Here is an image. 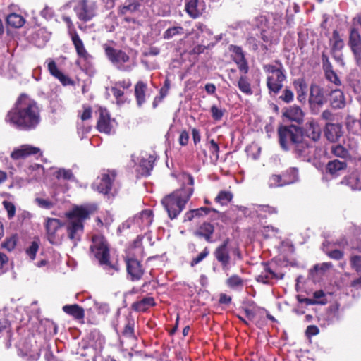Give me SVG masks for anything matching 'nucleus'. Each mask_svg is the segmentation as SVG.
<instances>
[{
	"label": "nucleus",
	"mask_w": 361,
	"mask_h": 361,
	"mask_svg": "<svg viewBox=\"0 0 361 361\" xmlns=\"http://www.w3.org/2000/svg\"><path fill=\"white\" fill-rule=\"evenodd\" d=\"M11 127L24 131L35 129L41 121L37 103L26 94H21L5 116Z\"/></svg>",
	"instance_id": "f257e3e1"
},
{
	"label": "nucleus",
	"mask_w": 361,
	"mask_h": 361,
	"mask_svg": "<svg viewBox=\"0 0 361 361\" xmlns=\"http://www.w3.org/2000/svg\"><path fill=\"white\" fill-rule=\"evenodd\" d=\"M90 249L91 256L98 261L106 274L113 276L118 272L119 266L117 262L111 260L109 244L103 235H94Z\"/></svg>",
	"instance_id": "f03ea898"
},
{
	"label": "nucleus",
	"mask_w": 361,
	"mask_h": 361,
	"mask_svg": "<svg viewBox=\"0 0 361 361\" xmlns=\"http://www.w3.org/2000/svg\"><path fill=\"white\" fill-rule=\"evenodd\" d=\"M193 193L192 187H184L164 197L161 204L171 219H176L185 209V204Z\"/></svg>",
	"instance_id": "7ed1b4c3"
},
{
	"label": "nucleus",
	"mask_w": 361,
	"mask_h": 361,
	"mask_svg": "<svg viewBox=\"0 0 361 361\" xmlns=\"http://www.w3.org/2000/svg\"><path fill=\"white\" fill-rule=\"evenodd\" d=\"M263 69L267 73V86L270 95H276L281 90L283 82L286 79V71L281 63L266 64Z\"/></svg>",
	"instance_id": "20e7f679"
},
{
	"label": "nucleus",
	"mask_w": 361,
	"mask_h": 361,
	"mask_svg": "<svg viewBox=\"0 0 361 361\" xmlns=\"http://www.w3.org/2000/svg\"><path fill=\"white\" fill-rule=\"evenodd\" d=\"M67 231L68 238L74 245L80 240L83 233V221L88 218L89 212L84 207H76L68 215Z\"/></svg>",
	"instance_id": "39448f33"
},
{
	"label": "nucleus",
	"mask_w": 361,
	"mask_h": 361,
	"mask_svg": "<svg viewBox=\"0 0 361 361\" xmlns=\"http://www.w3.org/2000/svg\"><path fill=\"white\" fill-rule=\"evenodd\" d=\"M230 239L226 238L221 244L218 245L214 251V256L216 261L221 264V269L224 271H228L231 264H234L235 262L232 259V255L238 259H242V253L238 247L229 248L228 245Z\"/></svg>",
	"instance_id": "423d86ee"
},
{
	"label": "nucleus",
	"mask_w": 361,
	"mask_h": 361,
	"mask_svg": "<svg viewBox=\"0 0 361 361\" xmlns=\"http://www.w3.org/2000/svg\"><path fill=\"white\" fill-rule=\"evenodd\" d=\"M279 144L285 151L292 147L303 137L302 130L296 126H282L278 130Z\"/></svg>",
	"instance_id": "0eeeda50"
},
{
	"label": "nucleus",
	"mask_w": 361,
	"mask_h": 361,
	"mask_svg": "<svg viewBox=\"0 0 361 361\" xmlns=\"http://www.w3.org/2000/svg\"><path fill=\"white\" fill-rule=\"evenodd\" d=\"M73 11L77 18L84 23L93 19L97 15L98 6L94 0H75Z\"/></svg>",
	"instance_id": "6e6552de"
},
{
	"label": "nucleus",
	"mask_w": 361,
	"mask_h": 361,
	"mask_svg": "<svg viewBox=\"0 0 361 361\" xmlns=\"http://www.w3.org/2000/svg\"><path fill=\"white\" fill-rule=\"evenodd\" d=\"M103 47L108 59L119 71L129 72L132 70L131 66L126 65L130 57L125 51L114 49L106 44H104Z\"/></svg>",
	"instance_id": "1a4fd4ad"
},
{
	"label": "nucleus",
	"mask_w": 361,
	"mask_h": 361,
	"mask_svg": "<svg viewBox=\"0 0 361 361\" xmlns=\"http://www.w3.org/2000/svg\"><path fill=\"white\" fill-rule=\"evenodd\" d=\"M116 176L115 170L103 169L99 176L94 180L92 188L99 193L108 194Z\"/></svg>",
	"instance_id": "9d476101"
},
{
	"label": "nucleus",
	"mask_w": 361,
	"mask_h": 361,
	"mask_svg": "<svg viewBox=\"0 0 361 361\" xmlns=\"http://www.w3.org/2000/svg\"><path fill=\"white\" fill-rule=\"evenodd\" d=\"M290 150L301 161H310L312 157L313 146L309 144L302 137L301 140L298 141Z\"/></svg>",
	"instance_id": "9b49d317"
},
{
	"label": "nucleus",
	"mask_w": 361,
	"mask_h": 361,
	"mask_svg": "<svg viewBox=\"0 0 361 361\" xmlns=\"http://www.w3.org/2000/svg\"><path fill=\"white\" fill-rule=\"evenodd\" d=\"M61 222L54 218H48L45 224L48 240L51 244H59L61 240V235L59 231L62 227Z\"/></svg>",
	"instance_id": "f8f14e48"
},
{
	"label": "nucleus",
	"mask_w": 361,
	"mask_h": 361,
	"mask_svg": "<svg viewBox=\"0 0 361 361\" xmlns=\"http://www.w3.org/2000/svg\"><path fill=\"white\" fill-rule=\"evenodd\" d=\"M126 270L130 281H136L142 279L145 269L140 261L135 258H126Z\"/></svg>",
	"instance_id": "ddd939ff"
},
{
	"label": "nucleus",
	"mask_w": 361,
	"mask_h": 361,
	"mask_svg": "<svg viewBox=\"0 0 361 361\" xmlns=\"http://www.w3.org/2000/svg\"><path fill=\"white\" fill-rule=\"evenodd\" d=\"M348 44L354 55L356 63L361 66V35L355 28H352L350 32Z\"/></svg>",
	"instance_id": "4468645a"
},
{
	"label": "nucleus",
	"mask_w": 361,
	"mask_h": 361,
	"mask_svg": "<svg viewBox=\"0 0 361 361\" xmlns=\"http://www.w3.org/2000/svg\"><path fill=\"white\" fill-rule=\"evenodd\" d=\"M114 120L111 119L109 112L101 109L97 126L98 130L109 135L114 131Z\"/></svg>",
	"instance_id": "2eb2a0df"
},
{
	"label": "nucleus",
	"mask_w": 361,
	"mask_h": 361,
	"mask_svg": "<svg viewBox=\"0 0 361 361\" xmlns=\"http://www.w3.org/2000/svg\"><path fill=\"white\" fill-rule=\"evenodd\" d=\"M185 8L187 13L192 18H197L205 11V4L199 0H185Z\"/></svg>",
	"instance_id": "dca6fc26"
},
{
	"label": "nucleus",
	"mask_w": 361,
	"mask_h": 361,
	"mask_svg": "<svg viewBox=\"0 0 361 361\" xmlns=\"http://www.w3.org/2000/svg\"><path fill=\"white\" fill-rule=\"evenodd\" d=\"M309 102L311 104L323 105L326 102L324 89L317 84H312Z\"/></svg>",
	"instance_id": "f3484780"
},
{
	"label": "nucleus",
	"mask_w": 361,
	"mask_h": 361,
	"mask_svg": "<svg viewBox=\"0 0 361 361\" xmlns=\"http://www.w3.org/2000/svg\"><path fill=\"white\" fill-rule=\"evenodd\" d=\"M229 49L233 53V59L237 63L240 71L244 74L247 73L248 66L242 48L238 46L231 45Z\"/></svg>",
	"instance_id": "a211bd4d"
},
{
	"label": "nucleus",
	"mask_w": 361,
	"mask_h": 361,
	"mask_svg": "<svg viewBox=\"0 0 361 361\" xmlns=\"http://www.w3.org/2000/svg\"><path fill=\"white\" fill-rule=\"evenodd\" d=\"M39 152L40 149L38 147L30 145H23L18 148L15 149L11 156L13 159H20Z\"/></svg>",
	"instance_id": "6ab92c4d"
},
{
	"label": "nucleus",
	"mask_w": 361,
	"mask_h": 361,
	"mask_svg": "<svg viewBox=\"0 0 361 361\" xmlns=\"http://www.w3.org/2000/svg\"><path fill=\"white\" fill-rule=\"evenodd\" d=\"M303 132L307 137L313 141H317L320 138L322 130L317 122L311 119L305 123Z\"/></svg>",
	"instance_id": "aec40b11"
},
{
	"label": "nucleus",
	"mask_w": 361,
	"mask_h": 361,
	"mask_svg": "<svg viewBox=\"0 0 361 361\" xmlns=\"http://www.w3.org/2000/svg\"><path fill=\"white\" fill-rule=\"evenodd\" d=\"M342 126L339 123H329L326 125L325 136L331 142H336L342 135Z\"/></svg>",
	"instance_id": "412c9836"
},
{
	"label": "nucleus",
	"mask_w": 361,
	"mask_h": 361,
	"mask_svg": "<svg viewBox=\"0 0 361 361\" xmlns=\"http://www.w3.org/2000/svg\"><path fill=\"white\" fill-rule=\"evenodd\" d=\"M214 232V226L209 222H204L199 226L197 230L195 231V235L204 238L208 243H212V235Z\"/></svg>",
	"instance_id": "4be33fe9"
},
{
	"label": "nucleus",
	"mask_w": 361,
	"mask_h": 361,
	"mask_svg": "<svg viewBox=\"0 0 361 361\" xmlns=\"http://www.w3.org/2000/svg\"><path fill=\"white\" fill-rule=\"evenodd\" d=\"M48 70L51 75L59 79L60 82L64 85H70L72 83L71 79L61 73L56 66L55 61L52 59H48Z\"/></svg>",
	"instance_id": "5701e85b"
},
{
	"label": "nucleus",
	"mask_w": 361,
	"mask_h": 361,
	"mask_svg": "<svg viewBox=\"0 0 361 361\" xmlns=\"http://www.w3.org/2000/svg\"><path fill=\"white\" fill-rule=\"evenodd\" d=\"M341 183L350 187L353 190H361V174L353 172L344 177Z\"/></svg>",
	"instance_id": "b1692460"
},
{
	"label": "nucleus",
	"mask_w": 361,
	"mask_h": 361,
	"mask_svg": "<svg viewBox=\"0 0 361 361\" xmlns=\"http://www.w3.org/2000/svg\"><path fill=\"white\" fill-rule=\"evenodd\" d=\"M71 38L78 55L80 58L88 61L91 58V56L86 51L84 44L78 33L75 32Z\"/></svg>",
	"instance_id": "393cba45"
},
{
	"label": "nucleus",
	"mask_w": 361,
	"mask_h": 361,
	"mask_svg": "<svg viewBox=\"0 0 361 361\" xmlns=\"http://www.w3.org/2000/svg\"><path fill=\"white\" fill-rule=\"evenodd\" d=\"M134 221L135 224H137L140 227L149 226L153 221L152 211L150 209L143 210L134 217Z\"/></svg>",
	"instance_id": "a878e982"
},
{
	"label": "nucleus",
	"mask_w": 361,
	"mask_h": 361,
	"mask_svg": "<svg viewBox=\"0 0 361 361\" xmlns=\"http://www.w3.org/2000/svg\"><path fill=\"white\" fill-rule=\"evenodd\" d=\"M294 87L297 93V99L300 102L306 100L307 85L303 78H298L293 82Z\"/></svg>",
	"instance_id": "bb28decb"
},
{
	"label": "nucleus",
	"mask_w": 361,
	"mask_h": 361,
	"mask_svg": "<svg viewBox=\"0 0 361 361\" xmlns=\"http://www.w3.org/2000/svg\"><path fill=\"white\" fill-rule=\"evenodd\" d=\"M147 85L143 81H138L135 87V96L138 106H141L146 102V91Z\"/></svg>",
	"instance_id": "cd10ccee"
},
{
	"label": "nucleus",
	"mask_w": 361,
	"mask_h": 361,
	"mask_svg": "<svg viewBox=\"0 0 361 361\" xmlns=\"http://www.w3.org/2000/svg\"><path fill=\"white\" fill-rule=\"evenodd\" d=\"M62 309L65 313L72 316L75 319H82L85 317L84 309L77 304L66 305Z\"/></svg>",
	"instance_id": "c85d7f7f"
},
{
	"label": "nucleus",
	"mask_w": 361,
	"mask_h": 361,
	"mask_svg": "<svg viewBox=\"0 0 361 361\" xmlns=\"http://www.w3.org/2000/svg\"><path fill=\"white\" fill-rule=\"evenodd\" d=\"M155 305L154 300L152 297H146L140 300L134 302L132 305L133 309L137 312H145L150 307Z\"/></svg>",
	"instance_id": "c756f323"
},
{
	"label": "nucleus",
	"mask_w": 361,
	"mask_h": 361,
	"mask_svg": "<svg viewBox=\"0 0 361 361\" xmlns=\"http://www.w3.org/2000/svg\"><path fill=\"white\" fill-rule=\"evenodd\" d=\"M331 105L334 109H342L345 106V97L343 92L335 90L331 94Z\"/></svg>",
	"instance_id": "7c9ffc66"
},
{
	"label": "nucleus",
	"mask_w": 361,
	"mask_h": 361,
	"mask_svg": "<svg viewBox=\"0 0 361 361\" xmlns=\"http://www.w3.org/2000/svg\"><path fill=\"white\" fill-rule=\"evenodd\" d=\"M347 164L345 161L335 159L329 161L326 165V171L331 175H337L340 171L345 170Z\"/></svg>",
	"instance_id": "2f4dec72"
},
{
	"label": "nucleus",
	"mask_w": 361,
	"mask_h": 361,
	"mask_svg": "<svg viewBox=\"0 0 361 361\" xmlns=\"http://www.w3.org/2000/svg\"><path fill=\"white\" fill-rule=\"evenodd\" d=\"M284 116L291 121L299 122L302 119L303 113L300 107L293 106L286 111Z\"/></svg>",
	"instance_id": "473e14b6"
},
{
	"label": "nucleus",
	"mask_w": 361,
	"mask_h": 361,
	"mask_svg": "<svg viewBox=\"0 0 361 361\" xmlns=\"http://www.w3.org/2000/svg\"><path fill=\"white\" fill-rule=\"evenodd\" d=\"M255 211L257 215L262 218H266L268 215H271L278 213L276 207H271L265 204L255 205Z\"/></svg>",
	"instance_id": "72a5a7b5"
},
{
	"label": "nucleus",
	"mask_w": 361,
	"mask_h": 361,
	"mask_svg": "<svg viewBox=\"0 0 361 361\" xmlns=\"http://www.w3.org/2000/svg\"><path fill=\"white\" fill-rule=\"evenodd\" d=\"M140 6V3L137 0H126L124 4L120 7L119 13L125 15L127 13H133Z\"/></svg>",
	"instance_id": "f704fd0d"
},
{
	"label": "nucleus",
	"mask_w": 361,
	"mask_h": 361,
	"mask_svg": "<svg viewBox=\"0 0 361 361\" xmlns=\"http://www.w3.org/2000/svg\"><path fill=\"white\" fill-rule=\"evenodd\" d=\"M153 159L152 157L147 159L142 158L139 164V172L142 176H149L153 169Z\"/></svg>",
	"instance_id": "c9c22d12"
},
{
	"label": "nucleus",
	"mask_w": 361,
	"mask_h": 361,
	"mask_svg": "<svg viewBox=\"0 0 361 361\" xmlns=\"http://www.w3.org/2000/svg\"><path fill=\"white\" fill-rule=\"evenodd\" d=\"M134 326V319L131 318H127L123 330L122 331V336L126 338L135 339Z\"/></svg>",
	"instance_id": "e433bc0d"
},
{
	"label": "nucleus",
	"mask_w": 361,
	"mask_h": 361,
	"mask_svg": "<svg viewBox=\"0 0 361 361\" xmlns=\"http://www.w3.org/2000/svg\"><path fill=\"white\" fill-rule=\"evenodd\" d=\"M184 33V29L181 26H173L169 27L163 34L164 39H170L176 36L182 35Z\"/></svg>",
	"instance_id": "4c0bfd02"
},
{
	"label": "nucleus",
	"mask_w": 361,
	"mask_h": 361,
	"mask_svg": "<svg viewBox=\"0 0 361 361\" xmlns=\"http://www.w3.org/2000/svg\"><path fill=\"white\" fill-rule=\"evenodd\" d=\"M6 20L8 24L13 27H20L25 23L24 18L20 15L16 13H11L8 15Z\"/></svg>",
	"instance_id": "58836bf2"
},
{
	"label": "nucleus",
	"mask_w": 361,
	"mask_h": 361,
	"mask_svg": "<svg viewBox=\"0 0 361 361\" xmlns=\"http://www.w3.org/2000/svg\"><path fill=\"white\" fill-rule=\"evenodd\" d=\"M287 185L295 183L299 179L298 170L295 167L288 169L283 174Z\"/></svg>",
	"instance_id": "ea45409f"
},
{
	"label": "nucleus",
	"mask_w": 361,
	"mask_h": 361,
	"mask_svg": "<svg viewBox=\"0 0 361 361\" xmlns=\"http://www.w3.org/2000/svg\"><path fill=\"white\" fill-rule=\"evenodd\" d=\"M239 90L245 94L251 95L253 92L248 79L245 76H241L238 81Z\"/></svg>",
	"instance_id": "a19ab883"
},
{
	"label": "nucleus",
	"mask_w": 361,
	"mask_h": 361,
	"mask_svg": "<svg viewBox=\"0 0 361 361\" xmlns=\"http://www.w3.org/2000/svg\"><path fill=\"white\" fill-rule=\"evenodd\" d=\"M331 152L337 157L346 159L350 157V153L347 149L341 145H333L331 148Z\"/></svg>",
	"instance_id": "79ce46f5"
},
{
	"label": "nucleus",
	"mask_w": 361,
	"mask_h": 361,
	"mask_svg": "<svg viewBox=\"0 0 361 361\" xmlns=\"http://www.w3.org/2000/svg\"><path fill=\"white\" fill-rule=\"evenodd\" d=\"M268 185L270 188L281 187L287 185L284 176L281 177L280 175L273 174L268 180Z\"/></svg>",
	"instance_id": "37998d69"
},
{
	"label": "nucleus",
	"mask_w": 361,
	"mask_h": 361,
	"mask_svg": "<svg viewBox=\"0 0 361 361\" xmlns=\"http://www.w3.org/2000/svg\"><path fill=\"white\" fill-rule=\"evenodd\" d=\"M233 199V194L229 191L222 190L220 191L216 197L215 200L216 202L221 205L228 204Z\"/></svg>",
	"instance_id": "c03bdc74"
},
{
	"label": "nucleus",
	"mask_w": 361,
	"mask_h": 361,
	"mask_svg": "<svg viewBox=\"0 0 361 361\" xmlns=\"http://www.w3.org/2000/svg\"><path fill=\"white\" fill-rule=\"evenodd\" d=\"M275 274L272 271L269 267L266 264L264 265V272H262L261 274L257 276V281L258 282H261L263 283H269V281L273 278H274Z\"/></svg>",
	"instance_id": "a18cd8bd"
},
{
	"label": "nucleus",
	"mask_w": 361,
	"mask_h": 361,
	"mask_svg": "<svg viewBox=\"0 0 361 361\" xmlns=\"http://www.w3.org/2000/svg\"><path fill=\"white\" fill-rule=\"evenodd\" d=\"M56 177L63 178L64 180L70 181H76L75 177L74 176L71 169H60L56 172Z\"/></svg>",
	"instance_id": "49530a36"
},
{
	"label": "nucleus",
	"mask_w": 361,
	"mask_h": 361,
	"mask_svg": "<svg viewBox=\"0 0 361 361\" xmlns=\"http://www.w3.org/2000/svg\"><path fill=\"white\" fill-rule=\"evenodd\" d=\"M309 304H321L325 305L327 299L323 290L315 291L313 294V299H310Z\"/></svg>",
	"instance_id": "de8ad7c7"
},
{
	"label": "nucleus",
	"mask_w": 361,
	"mask_h": 361,
	"mask_svg": "<svg viewBox=\"0 0 361 361\" xmlns=\"http://www.w3.org/2000/svg\"><path fill=\"white\" fill-rule=\"evenodd\" d=\"M20 355L23 357H25L27 361H37L40 355L39 349L37 348L29 351L25 350V352L23 350H21Z\"/></svg>",
	"instance_id": "09e8293b"
},
{
	"label": "nucleus",
	"mask_w": 361,
	"mask_h": 361,
	"mask_svg": "<svg viewBox=\"0 0 361 361\" xmlns=\"http://www.w3.org/2000/svg\"><path fill=\"white\" fill-rule=\"evenodd\" d=\"M226 284L232 288L243 287V279L236 274L232 275L226 280Z\"/></svg>",
	"instance_id": "8fccbe9b"
},
{
	"label": "nucleus",
	"mask_w": 361,
	"mask_h": 361,
	"mask_svg": "<svg viewBox=\"0 0 361 361\" xmlns=\"http://www.w3.org/2000/svg\"><path fill=\"white\" fill-rule=\"evenodd\" d=\"M323 251L331 259H340L343 257V253L339 250H330L326 246V243H323Z\"/></svg>",
	"instance_id": "3c124183"
},
{
	"label": "nucleus",
	"mask_w": 361,
	"mask_h": 361,
	"mask_svg": "<svg viewBox=\"0 0 361 361\" xmlns=\"http://www.w3.org/2000/svg\"><path fill=\"white\" fill-rule=\"evenodd\" d=\"M192 213L194 214L195 217H200L202 216L207 215L209 214V212L211 211L216 213L218 216L221 215V214L218 211H216L215 209H210V208L204 207H200L198 209H192Z\"/></svg>",
	"instance_id": "603ef678"
},
{
	"label": "nucleus",
	"mask_w": 361,
	"mask_h": 361,
	"mask_svg": "<svg viewBox=\"0 0 361 361\" xmlns=\"http://www.w3.org/2000/svg\"><path fill=\"white\" fill-rule=\"evenodd\" d=\"M209 253V251L207 247H205L204 250L200 252L196 257L193 258L190 262L191 267H194L196 264L201 262L204 258H206Z\"/></svg>",
	"instance_id": "864d4df0"
},
{
	"label": "nucleus",
	"mask_w": 361,
	"mask_h": 361,
	"mask_svg": "<svg viewBox=\"0 0 361 361\" xmlns=\"http://www.w3.org/2000/svg\"><path fill=\"white\" fill-rule=\"evenodd\" d=\"M325 77L329 82L335 84L337 86H340L341 85V82L338 75L334 71H327Z\"/></svg>",
	"instance_id": "5fc2aeb1"
},
{
	"label": "nucleus",
	"mask_w": 361,
	"mask_h": 361,
	"mask_svg": "<svg viewBox=\"0 0 361 361\" xmlns=\"http://www.w3.org/2000/svg\"><path fill=\"white\" fill-rule=\"evenodd\" d=\"M196 27L197 30L200 31V32L197 33L198 35L200 34H202L204 37H211L213 35L212 31L208 28L205 25L201 23H198L196 25Z\"/></svg>",
	"instance_id": "6e6d98bb"
},
{
	"label": "nucleus",
	"mask_w": 361,
	"mask_h": 361,
	"mask_svg": "<svg viewBox=\"0 0 361 361\" xmlns=\"http://www.w3.org/2000/svg\"><path fill=\"white\" fill-rule=\"evenodd\" d=\"M211 114L214 120L220 121L224 116V111L219 109L216 105L211 107Z\"/></svg>",
	"instance_id": "4d7b16f0"
},
{
	"label": "nucleus",
	"mask_w": 361,
	"mask_h": 361,
	"mask_svg": "<svg viewBox=\"0 0 361 361\" xmlns=\"http://www.w3.org/2000/svg\"><path fill=\"white\" fill-rule=\"evenodd\" d=\"M16 245V240L14 236L9 238L6 241L2 243L1 247L8 251L14 249Z\"/></svg>",
	"instance_id": "13d9d810"
},
{
	"label": "nucleus",
	"mask_w": 361,
	"mask_h": 361,
	"mask_svg": "<svg viewBox=\"0 0 361 361\" xmlns=\"http://www.w3.org/2000/svg\"><path fill=\"white\" fill-rule=\"evenodd\" d=\"M38 248V244L36 242H32L29 247L26 250L27 255L30 257L32 260L35 258Z\"/></svg>",
	"instance_id": "bf43d9fd"
},
{
	"label": "nucleus",
	"mask_w": 361,
	"mask_h": 361,
	"mask_svg": "<svg viewBox=\"0 0 361 361\" xmlns=\"http://www.w3.org/2000/svg\"><path fill=\"white\" fill-rule=\"evenodd\" d=\"M352 267L359 273H361V256L354 255L350 257Z\"/></svg>",
	"instance_id": "052dcab7"
},
{
	"label": "nucleus",
	"mask_w": 361,
	"mask_h": 361,
	"mask_svg": "<svg viewBox=\"0 0 361 361\" xmlns=\"http://www.w3.org/2000/svg\"><path fill=\"white\" fill-rule=\"evenodd\" d=\"M294 94L293 92L288 89L286 88L283 91L282 94L280 96V99H281L283 102L286 103H290L293 100Z\"/></svg>",
	"instance_id": "680f3d73"
},
{
	"label": "nucleus",
	"mask_w": 361,
	"mask_h": 361,
	"mask_svg": "<svg viewBox=\"0 0 361 361\" xmlns=\"http://www.w3.org/2000/svg\"><path fill=\"white\" fill-rule=\"evenodd\" d=\"M3 204L5 209L7 211L8 217L12 219L15 216L16 207L14 204L8 201H4Z\"/></svg>",
	"instance_id": "e2e57ef3"
},
{
	"label": "nucleus",
	"mask_w": 361,
	"mask_h": 361,
	"mask_svg": "<svg viewBox=\"0 0 361 361\" xmlns=\"http://www.w3.org/2000/svg\"><path fill=\"white\" fill-rule=\"evenodd\" d=\"M111 93L116 98L117 102L119 103L121 102V98L123 96L124 92L121 90L120 87L114 85V86L111 88Z\"/></svg>",
	"instance_id": "0e129e2a"
},
{
	"label": "nucleus",
	"mask_w": 361,
	"mask_h": 361,
	"mask_svg": "<svg viewBox=\"0 0 361 361\" xmlns=\"http://www.w3.org/2000/svg\"><path fill=\"white\" fill-rule=\"evenodd\" d=\"M35 202H37L38 206H39L40 207L44 208V209H50L53 206L52 202L48 200H44V199H42V198H36Z\"/></svg>",
	"instance_id": "69168bd1"
},
{
	"label": "nucleus",
	"mask_w": 361,
	"mask_h": 361,
	"mask_svg": "<svg viewBox=\"0 0 361 361\" xmlns=\"http://www.w3.org/2000/svg\"><path fill=\"white\" fill-rule=\"evenodd\" d=\"M319 328L315 325H310L307 327L306 329V335L307 337H311L313 336H316L319 334Z\"/></svg>",
	"instance_id": "338daca9"
},
{
	"label": "nucleus",
	"mask_w": 361,
	"mask_h": 361,
	"mask_svg": "<svg viewBox=\"0 0 361 361\" xmlns=\"http://www.w3.org/2000/svg\"><path fill=\"white\" fill-rule=\"evenodd\" d=\"M189 140V135L186 131H183L179 137V143L182 146L188 144Z\"/></svg>",
	"instance_id": "774afa93"
}]
</instances>
